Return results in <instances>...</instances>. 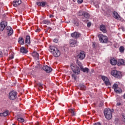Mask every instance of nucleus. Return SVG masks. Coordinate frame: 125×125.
I'll use <instances>...</instances> for the list:
<instances>
[{
	"label": "nucleus",
	"instance_id": "obj_1",
	"mask_svg": "<svg viewBox=\"0 0 125 125\" xmlns=\"http://www.w3.org/2000/svg\"><path fill=\"white\" fill-rule=\"evenodd\" d=\"M49 51L52 53L55 57H59L61 55V51L59 49L53 45H50L49 47Z\"/></svg>",
	"mask_w": 125,
	"mask_h": 125
},
{
	"label": "nucleus",
	"instance_id": "obj_2",
	"mask_svg": "<svg viewBox=\"0 0 125 125\" xmlns=\"http://www.w3.org/2000/svg\"><path fill=\"white\" fill-rule=\"evenodd\" d=\"M70 68L74 73L77 75L80 74V70L79 67L76 64L71 63L70 64Z\"/></svg>",
	"mask_w": 125,
	"mask_h": 125
},
{
	"label": "nucleus",
	"instance_id": "obj_3",
	"mask_svg": "<svg viewBox=\"0 0 125 125\" xmlns=\"http://www.w3.org/2000/svg\"><path fill=\"white\" fill-rule=\"evenodd\" d=\"M104 115L107 120H110L112 117V111L110 108H105L104 110Z\"/></svg>",
	"mask_w": 125,
	"mask_h": 125
},
{
	"label": "nucleus",
	"instance_id": "obj_4",
	"mask_svg": "<svg viewBox=\"0 0 125 125\" xmlns=\"http://www.w3.org/2000/svg\"><path fill=\"white\" fill-rule=\"evenodd\" d=\"M112 89H114V92L117 94H121L122 93V89L118 87L117 83H114L112 86Z\"/></svg>",
	"mask_w": 125,
	"mask_h": 125
},
{
	"label": "nucleus",
	"instance_id": "obj_5",
	"mask_svg": "<svg viewBox=\"0 0 125 125\" xmlns=\"http://www.w3.org/2000/svg\"><path fill=\"white\" fill-rule=\"evenodd\" d=\"M99 39V41L101 43H107L108 42V37L107 36H104L103 34H100L98 36Z\"/></svg>",
	"mask_w": 125,
	"mask_h": 125
},
{
	"label": "nucleus",
	"instance_id": "obj_6",
	"mask_svg": "<svg viewBox=\"0 0 125 125\" xmlns=\"http://www.w3.org/2000/svg\"><path fill=\"white\" fill-rule=\"evenodd\" d=\"M17 97V92L15 90L11 91L9 94V99L11 100H14Z\"/></svg>",
	"mask_w": 125,
	"mask_h": 125
},
{
	"label": "nucleus",
	"instance_id": "obj_7",
	"mask_svg": "<svg viewBox=\"0 0 125 125\" xmlns=\"http://www.w3.org/2000/svg\"><path fill=\"white\" fill-rule=\"evenodd\" d=\"M111 74L116 78H120L122 76L121 72L118 71L116 70H112L111 71Z\"/></svg>",
	"mask_w": 125,
	"mask_h": 125
},
{
	"label": "nucleus",
	"instance_id": "obj_8",
	"mask_svg": "<svg viewBox=\"0 0 125 125\" xmlns=\"http://www.w3.org/2000/svg\"><path fill=\"white\" fill-rule=\"evenodd\" d=\"M90 18L89 14L86 12L84 11L83 16L82 17V21L84 22H87L88 21V19Z\"/></svg>",
	"mask_w": 125,
	"mask_h": 125
},
{
	"label": "nucleus",
	"instance_id": "obj_9",
	"mask_svg": "<svg viewBox=\"0 0 125 125\" xmlns=\"http://www.w3.org/2000/svg\"><path fill=\"white\" fill-rule=\"evenodd\" d=\"M77 58L80 60H84L85 58V52L83 51H81L77 56Z\"/></svg>",
	"mask_w": 125,
	"mask_h": 125
},
{
	"label": "nucleus",
	"instance_id": "obj_10",
	"mask_svg": "<svg viewBox=\"0 0 125 125\" xmlns=\"http://www.w3.org/2000/svg\"><path fill=\"white\" fill-rule=\"evenodd\" d=\"M7 26V22L5 21H2L0 22V31L3 32L4 28Z\"/></svg>",
	"mask_w": 125,
	"mask_h": 125
},
{
	"label": "nucleus",
	"instance_id": "obj_11",
	"mask_svg": "<svg viewBox=\"0 0 125 125\" xmlns=\"http://www.w3.org/2000/svg\"><path fill=\"white\" fill-rule=\"evenodd\" d=\"M6 29L7 30V36H8V37L11 36L13 34V29L11 26H7V27H6Z\"/></svg>",
	"mask_w": 125,
	"mask_h": 125
},
{
	"label": "nucleus",
	"instance_id": "obj_12",
	"mask_svg": "<svg viewBox=\"0 0 125 125\" xmlns=\"http://www.w3.org/2000/svg\"><path fill=\"white\" fill-rule=\"evenodd\" d=\"M102 79L104 81V84L106 86H109L111 85V83L109 82V79L105 76H102Z\"/></svg>",
	"mask_w": 125,
	"mask_h": 125
},
{
	"label": "nucleus",
	"instance_id": "obj_13",
	"mask_svg": "<svg viewBox=\"0 0 125 125\" xmlns=\"http://www.w3.org/2000/svg\"><path fill=\"white\" fill-rule=\"evenodd\" d=\"M42 69L43 70L45 71L47 73H50L52 70V68L48 66L47 65H43L42 67Z\"/></svg>",
	"mask_w": 125,
	"mask_h": 125
},
{
	"label": "nucleus",
	"instance_id": "obj_14",
	"mask_svg": "<svg viewBox=\"0 0 125 125\" xmlns=\"http://www.w3.org/2000/svg\"><path fill=\"white\" fill-rule=\"evenodd\" d=\"M36 4H37V5L38 6H40L42 7H45L46 5L47 4V3L46 1H38V2H36Z\"/></svg>",
	"mask_w": 125,
	"mask_h": 125
},
{
	"label": "nucleus",
	"instance_id": "obj_15",
	"mask_svg": "<svg viewBox=\"0 0 125 125\" xmlns=\"http://www.w3.org/2000/svg\"><path fill=\"white\" fill-rule=\"evenodd\" d=\"M81 36V34L78 32H74L71 34V37L74 39H78Z\"/></svg>",
	"mask_w": 125,
	"mask_h": 125
},
{
	"label": "nucleus",
	"instance_id": "obj_16",
	"mask_svg": "<svg viewBox=\"0 0 125 125\" xmlns=\"http://www.w3.org/2000/svg\"><path fill=\"white\" fill-rule=\"evenodd\" d=\"M21 3V0H15L13 1V6H14V7H15L20 5Z\"/></svg>",
	"mask_w": 125,
	"mask_h": 125
},
{
	"label": "nucleus",
	"instance_id": "obj_17",
	"mask_svg": "<svg viewBox=\"0 0 125 125\" xmlns=\"http://www.w3.org/2000/svg\"><path fill=\"white\" fill-rule=\"evenodd\" d=\"M70 46L71 47H75L77 43V42L76 40L71 39L69 41Z\"/></svg>",
	"mask_w": 125,
	"mask_h": 125
},
{
	"label": "nucleus",
	"instance_id": "obj_18",
	"mask_svg": "<svg viewBox=\"0 0 125 125\" xmlns=\"http://www.w3.org/2000/svg\"><path fill=\"white\" fill-rule=\"evenodd\" d=\"M113 17L116 20H119L121 18V16L118 14L116 11H113L112 12Z\"/></svg>",
	"mask_w": 125,
	"mask_h": 125
},
{
	"label": "nucleus",
	"instance_id": "obj_19",
	"mask_svg": "<svg viewBox=\"0 0 125 125\" xmlns=\"http://www.w3.org/2000/svg\"><path fill=\"white\" fill-rule=\"evenodd\" d=\"M31 56L35 59H39V54L37 51H34L32 53Z\"/></svg>",
	"mask_w": 125,
	"mask_h": 125
},
{
	"label": "nucleus",
	"instance_id": "obj_20",
	"mask_svg": "<svg viewBox=\"0 0 125 125\" xmlns=\"http://www.w3.org/2000/svg\"><path fill=\"white\" fill-rule=\"evenodd\" d=\"M117 64L118 66H120L121 65L125 64V61L124 59H119L117 61Z\"/></svg>",
	"mask_w": 125,
	"mask_h": 125
},
{
	"label": "nucleus",
	"instance_id": "obj_21",
	"mask_svg": "<svg viewBox=\"0 0 125 125\" xmlns=\"http://www.w3.org/2000/svg\"><path fill=\"white\" fill-rule=\"evenodd\" d=\"M9 114L8 110H5L3 113H0V117H6Z\"/></svg>",
	"mask_w": 125,
	"mask_h": 125
},
{
	"label": "nucleus",
	"instance_id": "obj_22",
	"mask_svg": "<svg viewBox=\"0 0 125 125\" xmlns=\"http://www.w3.org/2000/svg\"><path fill=\"white\" fill-rule=\"evenodd\" d=\"M110 63L112 65H115L117 64V61L115 58H112L110 60Z\"/></svg>",
	"mask_w": 125,
	"mask_h": 125
},
{
	"label": "nucleus",
	"instance_id": "obj_23",
	"mask_svg": "<svg viewBox=\"0 0 125 125\" xmlns=\"http://www.w3.org/2000/svg\"><path fill=\"white\" fill-rule=\"evenodd\" d=\"M100 29L104 33H105L107 32L105 26L104 25H101L100 26Z\"/></svg>",
	"mask_w": 125,
	"mask_h": 125
},
{
	"label": "nucleus",
	"instance_id": "obj_24",
	"mask_svg": "<svg viewBox=\"0 0 125 125\" xmlns=\"http://www.w3.org/2000/svg\"><path fill=\"white\" fill-rule=\"evenodd\" d=\"M25 44H30L31 43V38L30 36H26V38H25Z\"/></svg>",
	"mask_w": 125,
	"mask_h": 125
},
{
	"label": "nucleus",
	"instance_id": "obj_25",
	"mask_svg": "<svg viewBox=\"0 0 125 125\" xmlns=\"http://www.w3.org/2000/svg\"><path fill=\"white\" fill-rule=\"evenodd\" d=\"M28 52V50L23 46L21 47V53L26 54Z\"/></svg>",
	"mask_w": 125,
	"mask_h": 125
},
{
	"label": "nucleus",
	"instance_id": "obj_26",
	"mask_svg": "<svg viewBox=\"0 0 125 125\" xmlns=\"http://www.w3.org/2000/svg\"><path fill=\"white\" fill-rule=\"evenodd\" d=\"M19 43L21 45H23L24 44V39L22 37L19 38L18 41Z\"/></svg>",
	"mask_w": 125,
	"mask_h": 125
},
{
	"label": "nucleus",
	"instance_id": "obj_27",
	"mask_svg": "<svg viewBox=\"0 0 125 125\" xmlns=\"http://www.w3.org/2000/svg\"><path fill=\"white\" fill-rule=\"evenodd\" d=\"M80 70L83 71V72L84 73H88L89 72V69L87 67H85V68H83V66L81 69Z\"/></svg>",
	"mask_w": 125,
	"mask_h": 125
},
{
	"label": "nucleus",
	"instance_id": "obj_28",
	"mask_svg": "<svg viewBox=\"0 0 125 125\" xmlns=\"http://www.w3.org/2000/svg\"><path fill=\"white\" fill-rule=\"evenodd\" d=\"M42 23L44 24H46V25H49L51 24V22L49 20H44L42 21Z\"/></svg>",
	"mask_w": 125,
	"mask_h": 125
},
{
	"label": "nucleus",
	"instance_id": "obj_29",
	"mask_svg": "<svg viewBox=\"0 0 125 125\" xmlns=\"http://www.w3.org/2000/svg\"><path fill=\"white\" fill-rule=\"evenodd\" d=\"M79 87H80V89L81 90H86V86L83 84H80Z\"/></svg>",
	"mask_w": 125,
	"mask_h": 125
},
{
	"label": "nucleus",
	"instance_id": "obj_30",
	"mask_svg": "<svg viewBox=\"0 0 125 125\" xmlns=\"http://www.w3.org/2000/svg\"><path fill=\"white\" fill-rule=\"evenodd\" d=\"M37 86L39 87L38 89L39 91H41V90L43 88V87L42 86V84L41 83H37Z\"/></svg>",
	"mask_w": 125,
	"mask_h": 125
},
{
	"label": "nucleus",
	"instance_id": "obj_31",
	"mask_svg": "<svg viewBox=\"0 0 125 125\" xmlns=\"http://www.w3.org/2000/svg\"><path fill=\"white\" fill-rule=\"evenodd\" d=\"M68 112L71 114L72 116H75V113L73 109H68Z\"/></svg>",
	"mask_w": 125,
	"mask_h": 125
},
{
	"label": "nucleus",
	"instance_id": "obj_32",
	"mask_svg": "<svg viewBox=\"0 0 125 125\" xmlns=\"http://www.w3.org/2000/svg\"><path fill=\"white\" fill-rule=\"evenodd\" d=\"M77 64L80 67V69H81L83 67L82 62L78 60L77 61Z\"/></svg>",
	"mask_w": 125,
	"mask_h": 125
},
{
	"label": "nucleus",
	"instance_id": "obj_33",
	"mask_svg": "<svg viewBox=\"0 0 125 125\" xmlns=\"http://www.w3.org/2000/svg\"><path fill=\"white\" fill-rule=\"evenodd\" d=\"M119 51L121 53H123L125 51V48L124 46H121L119 47Z\"/></svg>",
	"mask_w": 125,
	"mask_h": 125
},
{
	"label": "nucleus",
	"instance_id": "obj_34",
	"mask_svg": "<svg viewBox=\"0 0 125 125\" xmlns=\"http://www.w3.org/2000/svg\"><path fill=\"white\" fill-rule=\"evenodd\" d=\"M18 121L20 122V123H23L24 122V119L23 118H18Z\"/></svg>",
	"mask_w": 125,
	"mask_h": 125
},
{
	"label": "nucleus",
	"instance_id": "obj_35",
	"mask_svg": "<svg viewBox=\"0 0 125 125\" xmlns=\"http://www.w3.org/2000/svg\"><path fill=\"white\" fill-rule=\"evenodd\" d=\"M84 11H79L78 13V16H83L84 14Z\"/></svg>",
	"mask_w": 125,
	"mask_h": 125
},
{
	"label": "nucleus",
	"instance_id": "obj_36",
	"mask_svg": "<svg viewBox=\"0 0 125 125\" xmlns=\"http://www.w3.org/2000/svg\"><path fill=\"white\" fill-rule=\"evenodd\" d=\"M74 24L76 26H79V22L78 21H74Z\"/></svg>",
	"mask_w": 125,
	"mask_h": 125
},
{
	"label": "nucleus",
	"instance_id": "obj_37",
	"mask_svg": "<svg viewBox=\"0 0 125 125\" xmlns=\"http://www.w3.org/2000/svg\"><path fill=\"white\" fill-rule=\"evenodd\" d=\"M71 77L75 81L77 80V76L75 74H72Z\"/></svg>",
	"mask_w": 125,
	"mask_h": 125
},
{
	"label": "nucleus",
	"instance_id": "obj_38",
	"mask_svg": "<svg viewBox=\"0 0 125 125\" xmlns=\"http://www.w3.org/2000/svg\"><path fill=\"white\" fill-rule=\"evenodd\" d=\"M122 121L125 123V114L122 115Z\"/></svg>",
	"mask_w": 125,
	"mask_h": 125
},
{
	"label": "nucleus",
	"instance_id": "obj_39",
	"mask_svg": "<svg viewBox=\"0 0 125 125\" xmlns=\"http://www.w3.org/2000/svg\"><path fill=\"white\" fill-rule=\"evenodd\" d=\"M53 42L54 43H57L59 42V40L57 39H54V40H53Z\"/></svg>",
	"mask_w": 125,
	"mask_h": 125
},
{
	"label": "nucleus",
	"instance_id": "obj_40",
	"mask_svg": "<svg viewBox=\"0 0 125 125\" xmlns=\"http://www.w3.org/2000/svg\"><path fill=\"white\" fill-rule=\"evenodd\" d=\"M97 45L95 42H93L92 43V47L93 48H95L96 47Z\"/></svg>",
	"mask_w": 125,
	"mask_h": 125
},
{
	"label": "nucleus",
	"instance_id": "obj_41",
	"mask_svg": "<svg viewBox=\"0 0 125 125\" xmlns=\"http://www.w3.org/2000/svg\"><path fill=\"white\" fill-rule=\"evenodd\" d=\"M83 1V0H78V3L82 4Z\"/></svg>",
	"mask_w": 125,
	"mask_h": 125
},
{
	"label": "nucleus",
	"instance_id": "obj_42",
	"mask_svg": "<svg viewBox=\"0 0 125 125\" xmlns=\"http://www.w3.org/2000/svg\"><path fill=\"white\" fill-rule=\"evenodd\" d=\"M91 26V23L90 22H88L87 23V26L88 27H90Z\"/></svg>",
	"mask_w": 125,
	"mask_h": 125
},
{
	"label": "nucleus",
	"instance_id": "obj_43",
	"mask_svg": "<svg viewBox=\"0 0 125 125\" xmlns=\"http://www.w3.org/2000/svg\"><path fill=\"white\" fill-rule=\"evenodd\" d=\"M94 5H95V7L96 8H99V4H97V3H94Z\"/></svg>",
	"mask_w": 125,
	"mask_h": 125
},
{
	"label": "nucleus",
	"instance_id": "obj_44",
	"mask_svg": "<svg viewBox=\"0 0 125 125\" xmlns=\"http://www.w3.org/2000/svg\"><path fill=\"white\" fill-rule=\"evenodd\" d=\"M40 31H41L40 28H37V29H36V30H35V32L38 33L40 32Z\"/></svg>",
	"mask_w": 125,
	"mask_h": 125
},
{
	"label": "nucleus",
	"instance_id": "obj_45",
	"mask_svg": "<svg viewBox=\"0 0 125 125\" xmlns=\"http://www.w3.org/2000/svg\"><path fill=\"white\" fill-rule=\"evenodd\" d=\"M93 125H102L100 122L96 123Z\"/></svg>",
	"mask_w": 125,
	"mask_h": 125
},
{
	"label": "nucleus",
	"instance_id": "obj_46",
	"mask_svg": "<svg viewBox=\"0 0 125 125\" xmlns=\"http://www.w3.org/2000/svg\"><path fill=\"white\" fill-rule=\"evenodd\" d=\"M14 59L13 55L10 56V60H13Z\"/></svg>",
	"mask_w": 125,
	"mask_h": 125
},
{
	"label": "nucleus",
	"instance_id": "obj_47",
	"mask_svg": "<svg viewBox=\"0 0 125 125\" xmlns=\"http://www.w3.org/2000/svg\"><path fill=\"white\" fill-rule=\"evenodd\" d=\"M54 18V15H51V14L49 15V18Z\"/></svg>",
	"mask_w": 125,
	"mask_h": 125
},
{
	"label": "nucleus",
	"instance_id": "obj_48",
	"mask_svg": "<svg viewBox=\"0 0 125 125\" xmlns=\"http://www.w3.org/2000/svg\"><path fill=\"white\" fill-rule=\"evenodd\" d=\"M121 105V103H117V106H120Z\"/></svg>",
	"mask_w": 125,
	"mask_h": 125
},
{
	"label": "nucleus",
	"instance_id": "obj_49",
	"mask_svg": "<svg viewBox=\"0 0 125 125\" xmlns=\"http://www.w3.org/2000/svg\"><path fill=\"white\" fill-rule=\"evenodd\" d=\"M2 56V52H0V57Z\"/></svg>",
	"mask_w": 125,
	"mask_h": 125
},
{
	"label": "nucleus",
	"instance_id": "obj_50",
	"mask_svg": "<svg viewBox=\"0 0 125 125\" xmlns=\"http://www.w3.org/2000/svg\"><path fill=\"white\" fill-rule=\"evenodd\" d=\"M123 98L125 99V93L123 95Z\"/></svg>",
	"mask_w": 125,
	"mask_h": 125
},
{
	"label": "nucleus",
	"instance_id": "obj_51",
	"mask_svg": "<svg viewBox=\"0 0 125 125\" xmlns=\"http://www.w3.org/2000/svg\"><path fill=\"white\" fill-rule=\"evenodd\" d=\"M48 29H50V30H51V28L50 27H48Z\"/></svg>",
	"mask_w": 125,
	"mask_h": 125
},
{
	"label": "nucleus",
	"instance_id": "obj_52",
	"mask_svg": "<svg viewBox=\"0 0 125 125\" xmlns=\"http://www.w3.org/2000/svg\"><path fill=\"white\" fill-rule=\"evenodd\" d=\"M13 125H15V124H13Z\"/></svg>",
	"mask_w": 125,
	"mask_h": 125
}]
</instances>
